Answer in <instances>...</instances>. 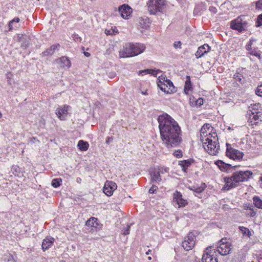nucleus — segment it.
I'll return each instance as SVG.
<instances>
[{"mask_svg":"<svg viewBox=\"0 0 262 262\" xmlns=\"http://www.w3.org/2000/svg\"><path fill=\"white\" fill-rule=\"evenodd\" d=\"M158 121L161 138L166 147L169 148L179 146L182 139L178 122L166 113L159 116Z\"/></svg>","mask_w":262,"mask_h":262,"instance_id":"obj_1","label":"nucleus"},{"mask_svg":"<svg viewBox=\"0 0 262 262\" xmlns=\"http://www.w3.org/2000/svg\"><path fill=\"white\" fill-rule=\"evenodd\" d=\"M246 16L245 15H241L236 19L230 22V28L237 31L239 32L247 30L248 23L246 20Z\"/></svg>","mask_w":262,"mask_h":262,"instance_id":"obj_2","label":"nucleus"},{"mask_svg":"<svg viewBox=\"0 0 262 262\" xmlns=\"http://www.w3.org/2000/svg\"><path fill=\"white\" fill-rule=\"evenodd\" d=\"M253 174L251 171H242L233 172L232 176L230 177L232 182L234 184H236V187H237L241 182L248 181L250 177Z\"/></svg>","mask_w":262,"mask_h":262,"instance_id":"obj_3","label":"nucleus"},{"mask_svg":"<svg viewBox=\"0 0 262 262\" xmlns=\"http://www.w3.org/2000/svg\"><path fill=\"white\" fill-rule=\"evenodd\" d=\"M214 140L213 141L211 139L207 137L203 142V145L205 149L211 155H216V153L219 152L220 149V145L216 142L215 137H213Z\"/></svg>","mask_w":262,"mask_h":262,"instance_id":"obj_4","label":"nucleus"},{"mask_svg":"<svg viewBox=\"0 0 262 262\" xmlns=\"http://www.w3.org/2000/svg\"><path fill=\"white\" fill-rule=\"evenodd\" d=\"M148 10L150 14H155L158 11L161 12L166 5L165 0H149L147 4Z\"/></svg>","mask_w":262,"mask_h":262,"instance_id":"obj_5","label":"nucleus"},{"mask_svg":"<svg viewBox=\"0 0 262 262\" xmlns=\"http://www.w3.org/2000/svg\"><path fill=\"white\" fill-rule=\"evenodd\" d=\"M195 243V236L193 232H190L182 242V246L186 251L191 250Z\"/></svg>","mask_w":262,"mask_h":262,"instance_id":"obj_6","label":"nucleus"},{"mask_svg":"<svg viewBox=\"0 0 262 262\" xmlns=\"http://www.w3.org/2000/svg\"><path fill=\"white\" fill-rule=\"evenodd\" d=\"M226 156L230 159L233 160H240L244 156L243 152L234 149L231 147V145L228 143L226 144Z\"/></svg>","mask_w":262,"mask_h":262,"instance_id":"obj_7","label":"nucleus"},{"mask_svg":"<svg viewBox=\"0 0 262 262\" xmlns=\"http://www.w3.org/2000/svg\"><path fill=\"white\" fill-rule=\"evenodd\" d=\"M226 239H222L220 246L217 248L219 253L224 256L229 254L232 249L230 243L226 242Z\"/></svg>","mask_w":262,"mask_h":262,"instance_id":"obj_8","label":"nucleus"},{"mask_svg":"<svg viewBox=\"0 0 262 262\" xmlns=\"http://www.w3.org/2000/svg\"><path fill=\"white\" fill-rule=\"evenodd\" d=\"M117 184L111 181H107L103 188V192L107 196L113 195V192L117 189Z\"/></svg>","mask_w":262,"mask_h":262,"instance_id":"obj_9","label":"nucleus"},{"mask_svg":"<svg viewBox=\"0 0 262 262\" xmlns=\"http://www.w3.org/2000/svg\"><path fill=\"white\" fill-rule=\"evenodd\" d=\"M214 253L211 250H209L207 248L202 256V262H217V258L214 255Z\"/></svg>","mask_w":262,"mask_h":262,"instance_id":"obj_10","label":"nucleus"},{"mask_svg":"<svg viewBox=\"0 0 262 262\" xmlns=\"http://www.w3.org/2000/svg\"><path fill=\"white\" fill-rule=\"evenodd\" d=\"M133 47V43L126 44L124 46L123 50L120 52V55L121 57H128L135 56V53L134 54Z\"/></svg>","mask_w":262,"mask_h":262,"instance_id":"obj_11","label":"nucleus"},{"mask_svg":"<svg viewBox=\"0 0 262 262\" xmlns=\"http://www.w3.org/2000/svg\"><path fill=\"white\" fill-rule=\"evenodd\" d=\"M173 200L179 208L184 207L188 204L187 200L184 199L182 194L178 191L173 193Z\"/></svg>","mask_w":262,"mask_h":262,"instance_id":"obj_12","label":"nucleus"},{"mask_svg":"<svg viewBox=\"0 0 262 262\" xmlns=\"http://www.w3.org/2000/svg\"><path fill=\"white\" fill-rule=\"evenodd\" d=\"M119 12L123 18L128 19L132 12V9L128 5L124 4L119 7Z\"/></svg>","mask_w":262,"mask_h":262,"instance_id":"obj_13","label":"nucleus"},{"mask_svg":"<svg viewBox=\"0 0 262 262\" xmlns=\"http://www.w3.org/2000/svg\"><path fill=\"white\" fill-rule=\"evenodd\" d=\"M70 107V106L69 105H64L62 107L58 108L56 110V114L61 120H64L66 119L64 115L68 114V112Z\"/></svg>","mask_w":262,"mask_h":262,"instance_id":"obj_14","label":"nucleus"},{"mask_svg":"<svg viewBox=\"0 0 262 262\" xmlns=\"http://www.w3.org/2000/svg\"><path fill=\"white\" fill-rule=\"evenodd\" d=\"M210 50V47L208 44H204L200 47L195 55L197 58L202 57L205 54L207 53Z\"/></svg>","mask_w":262,"mask_h":262,"instance_id":"obj_15","label":"nucleus"},{"mask_svg":"<svg viewBox=\"0 0 262 262\" xmlns=\"http://www.w3.org/2000/svg\"><path fill=\"white\" fill-rule=\"evenodd\" d=\"M215 164L219 167V168L222 171L225 170L227 171L229 169L232 167H234L235 169L238 166L235 165L234 166H232V165L230 164H227L221 160H217L215 162Z\"/></svg>","mask_w":262,"mask_h":262,"instance_id":"obj_16","label":"nucleus"},{"mask_svg":"<svg viewBox=\"0 0 262 262\" xmlns=\"http://www.w3.org/2000/svg\"><path fill=\"white\" fill-rule=\"evenodd\" d=\"M54 239L51 237H47L42 242V249L43 251L48 249L53 244Z\"/></svg>","mask_w":262,"mask_h":262,"instance_id":"obj_17","label":"nucleus"},{"mask_svg":"<svg viewBox=\"0 0 262 262\" xmlns=\"http://www.w3.org/2000/svg\"><path fill=\"white\" fill-rule=\"evenodd\" d=\"M133 45L134 46V47H133V49L134 54L135 53V56L141 54L145 49V46L143 44L136 43L133 44Z\"/></svg>","mask_w":262,"mask_h":262,"instance_id":"obj_18","label":"nucleus"},{"mask_svg":"<svg viewBox=\"0 0 262 262\" xmlns=\"http://www.w3.org/2000/svg\"><path fill=\"white\" fill-rule=\"evenodd\" d=\"M224 181L225 182V185L223 188V190H229L232 188H235L236 184H234L231 180V178L229 177H226L224 178Z\"/></svg>","mask_w":262,"mask_h":262,"instance_id":"obj_19","label":"nucleus"},{"mask_svg":"<svg viewBox=\"0 0 262 262\" xmlns=\"http://www.w3.org/2000/svg\"><path fill=\"white\" fill-rule=\"evenodd\" d=\"M249 114V115L247 116V117L248 118L249 121L252 123H257L258 122L257 121L259 118V117L261 115V113H258L256 114H253V113H250Z\"/></svg>","mask_w":262,"mask_h":262,"instance_id":"obj_20","label":"nucleus"},{"mask_svg":"<svg viewBox=\"0 0 262 262\" xmlns=\"http://www.w3.org/2000/svg\"><path fill=\"white\" fill-rule=\"evenodd\" d=\"M60 47L59 44L53 45L50 47V48L47 49L45 51L42 53V56H46L49 55H52L55 52V51Z\"/></svg>","mask_w":262,"mask_h":262,"instance_id":"obj_21","label":"nucleus"},{"mask_svg":"<svg viewBox=\"0 0 262 262\" xmlns=\"http://www.w3.org/2000/svg\"><path fill=\"white\" fill-rule=\"evenodd\" d=\"M194 160L190 159L187 160L180 161H179V165L181 166L182 170L186 172V170L188 166H189L193 162Z\"/></svg>","mask_w":262,"mask_h":262,"instance_id":"obj_22","label":"nucleus"},{"mask_svg":"<svg viewBox=\"0 0 262 262\" xmlns=\"http://www.w3.org/2000/svg\"><path fill=\"white\" fill-rule=\"evenodd\" d=\"M151 181L152 182H160L161 178L160 176V171L159 170H154L150 172Z\"/></svg>","mask_w":262,"mask_h":262,"instance_id":"obj_23","label":"nucleus"},{"mask_svg":"<svg viewBox=\"0 0 262 262\" xmlns=\"http://www.w3.org/2000/svg\"><path fill=\"white\" fill-rule=\"evenodd\" d=\"M157 85L160 90L165 93L167 94L172 93L171 91H170V89H169V88H167V85L165 84V83L163 81L159 80V81L157 82Z\"/></svg>","mask_w":262,"mask_h":262,"instance_id":"obj_24","label":"nucleus"},{"mask_svg":"<svg viewBox=\"0 0 262 262\" xmlns=\"http://www.w3.org/2000/svg\"><path fill=\"white\" fill-rule=\"evenodd\" d=\"M18 37L19 38V41H23L21 44L22 47L26 48L29 46V39L27 38L26 35H24L23 34H18Z\"/></svg>","mask_w":262,"mask_h":262,"instance_id":"obj_25","label":"nucleus"},{"mask_svg":"<svg viewBox=\"0 0 262 262\" xmlns=\"http://www.w3.org/2000/svg\"><path fill=\"white\" fill-rule=\"evenodd\" d=\"M259 107H260L259 103L251 104V106L249 107V109L247 111V116L249 115V114H250L249 112L253 113V114L260 113L261 112L258 111Z\"/></svg>","mask_w":262,"mask_h":262,"instance_id":"obj_26","label":"nucleus"},{"mask_svg":"<svg viewBox=\"0 0 262 262\" xmlns=\"http://www.w3.org/2000/svg\"><path fill=\"white\" fill-rule=\"evenodd\" d=\"M59 62L61 64L62 67L70 68L71 66V62L69 58L65 56H62L59 59Z\"/></svg>","mask_w":262,"mask_h":262,"instance_id":"obj_27","label":"nucleus"},{"mask_svg":"<svg viewBox=\"0 0 262 262\" xmlns=\"http://www.w3.org/2000/svg\"><path fill=\"white\" fill-rule=\"evenodd\" d=\"M98 219L94 217H91L85 223V225L88 226L97 227L98 225Z\"/></svg>","mask_w":262,"mask_h":262,"instance_id":"obj_28","label":"nucleus"},{"mask_svg":"<svg viewBox=\"0 0 262 262\" xmlns=\"http://www.w3.org/2000/svg\"><path fill=\"white\" fill-rule=\"evenodd\" d=\"M162 79L163 81L165 83V84L167 85V88H169V89H170V91H171L172 93H174L177 91V89L174 86L171 80L165 78H164Z\"/></svg>","mask_w":262,"mask_h":262,"instance_id":"obj_29","label":"nucleus"},{"mask_svg":"<svg viewBox=\"0 0 262 262\" xmlns=\"http://www.w3.org/2000/svg\"><path fill=\"white\" fill-rule=\"evenodd\" d=\"M160 72V70H154L151 69H145L144 70L139 71V74H142V75L147 74H150L152 75L156 76L158 73Z\"/></svg>","mask_w":262,"mask_h":262,"instance_id":"obj_30","label":"nucleus"},{"mask_svg":"<svg viewBox=\"0 0 262 262\" xmlns=\"http://www.w3.org/2000/svg\"><path fill=\"white\" fill-rule=\"evenodd\" d=\"M77 146L79 147L80 150L82 151H85L88 149L89 145L87 142H85L83 140H80L78 142Z\"/></svg>","mask_w":262,"mask_h":262,"instance_id":"obj_31","label":"nucleus"},{"mask_svg":"<svg viewBox=\"0 0 262 262\" xmlns=\"http://www.w3.org/2000/svg\"><path fill=\"white\" fill-rule=\"evenodd\" d=\"M211 128V125L209 124H205L201 129V135L202 137L207 136V131Z\"/></svg>","mask_w":262,"mask_h":262,"instance_id":"obj_32","label":"nucleus"},{"mask_svg":"<svg viewBox=\"0 0 262 262\" xmlns=\"http://www.w3.org/2000/svg\"><path fill=\"white\" fill-rule=\"evenodd\" d=\"M191 89V84L190 76H187V80L185 83L184 91L185 94H187L189 90Z\"/></svg>","mask_w":262,"mask_h":262,"instance_id":"obj_33","label":"nucleus"},{"mask_svg":"<svg viewBox=\"0 0 262 262\" xmlns=\"http://www.w3.org/2000/svg\"><path fill=\"white\" fill-rule=\"evenodd\" d=\"M253 203L255 206L262 209V200L259 196H255L253 198Z\"/></svg>","mask_w":262,"mask_h":262,"instance_id":"obj_34","label":"nucleus"},{"mask_svg":"<svg viewBox=\"0 0 262 262\" xmlns=\"http://www.w3.org/2000/svg\"><path fill=\"white\" fill-rule=\"evenodd\" d=\"M239 229L243 235H247L249 237L251 236V233L248 228L240 226L239 227Z\"/></svg>","mask_w":262,"mask_h":262,"instance_id":"obj_35","label":"nucleus"},{"mask_svg":"<svg viewBox=\"0 0 262 262\" xmlns=\"http://www.w3.org/2000/svg\"><path fill=\"white\" fill-rule=\"evenodd\" d=\"M62 180L61 179H54L52 180L51 185L54 188H57L61 185Z\"/></svg>","mask_w":262,"mask_h":262,"instance_id":"obj_36","label":"nucleus"},{"mask_svg":"<svg viewBox=\"0 0 262 262\" xmlns=\"http://www.w3.org/2000/svg\"><path fill=\"white\" fill-rule=\"evenodd\" d=\"M250 210L249 212L246 213V216H249L250 217H254L257 213V210H254L253 209L249 208Z\"/></svg>","mask_w":262,"mask_h":262,"instance_id":"obj_37","label":"nucleus"},{"mask_svg":"<svg viewBox=\"0 0 262 262\" xmlns=\"http://www.w3.org/2000/svg\"><path fill=\"white\" fill-rule=\"evenodd\" d=\"M256 24V27H259L262 25V14L258 16Z\"/></svg>","mask_w":262,"mask_h":262,"instance_id":"obj_38","label":"nucleus"},{"mask_svg":"<svg viewBox=\"0 0 262 262\" xmlns=\"http://www.w3.org/2000/svg\"><path fill=\"white\" fill-rule=\"evenodd\" d=\"M255 93L258 96L262 97V84L257 87L255 90Z\"/></svg>","mask_w":262,"mask_h":262,"instance_id":"obj_39","label":"nucleus"},{"mask_svg":"<svg viewBox=\"0 0 262 262\" xmlns=\"http://www.w3.org/2000/svg\"><path fill=\"white\" fill-rule=\"evenodd\" d=\"M233 78L238 81L241 82L243 78V76L239 74V73H236L234 76Z\"/></svg>","mask_w":262,"mask_h":262,"instance_id":"obj_40","label":"nucleus"},{"mask_svg":"<svg viewBox=\"0 0 262 262\" xmlns=\"http://www.w3.org/2000/svg\"><path fill=\"white\" fill-rule=\"evenodd\" d=\"M255 39H251L250 40L249 42L247 43V45L246 46V49L247 50L250 51L252 50L251 46L253 43V41H255Z\"/></svg>","mask_w":262,"mask_h":262,"instance_id":"obj_41","label":"nucleus"},{"mask_svg":"<svg viewBox=\"0 0 262 262\" xmlns=\"http://www.w3.org/2000/svg\"><path fill=\"white\" fill-rule=\"evenodd\" d=\"M203 185L204 186L203 187H198L196 188H195L194 191L196 192V193H201L202 192H203V191L204 190L205 187H206V186H205V184L204 183L203 184Z\"/></svg>","mask_w":262,"mask_h":262,"instance_id":"obj_42","label":"nucleus"},{"mask_svg":"<svg viewBox=\"0 0 262 262\" xmlns=\"http://www.w3.org/2000/svg\"><path fill=\"white\" fill-rule=\"evenodd\" d=\"M158 189V187L156 185H152L149 189L148 192L149 193H154Z\"/></svg>","mask_w":262,"mask_h":262,"instance_id":"obj_43","label":"nucleus"},{"mask_svg":"<svg viewBox=\"0 0 262 262\" xmlns=\"http://www.w3.org/2000/svg\"><path fill=\"white\" fill-rule=\"evenodd\" d=\"M256 8L257 9H262V0H259L256 2Z\"/></svg>","mask_w":262,"mask_h":262,"instance_id":"obj_44","label":"nucleus"},{"mask_svg":"<svg viewBox=\"0 0 262 262\" xmlns=\"http://www.w3.org/2000/svg\"><path fill=\"white\" fill-rule=\"evenodd\" d=\"M181 42L180 41L174 42L173 46L176 49L181 48Z\"/></svg>","mask_w":262,"mask_h":262,"instance_id":"obj_45","label":"nucleus"},{"mask_svg":"<svg viewBox=\"0 0 262 262\" xmlns=\"http://www.w3.org/2000/svg\"><path fill=\"white\" fill-rule=\"evenodd\" d=\"M249 54L252 55H254L256 57H258L260 58V55L259 53L256 52V51L252 50V49L249 51Z\"/></svg>","mask_w":262,"mask_h":262,"instance_id":"obj_46","label":"nucleus"},{"mask_svg":"<svg viewBox=\"0 0 262 262\" xmlns=\"http://www.w3.org/2000/svg\"><path fill=\"white\" fill-rule=\"evenodd\" d=\"M130 227L129 225H127L125 230L124 231V234L125 235H128L129 234V231H130Z\"/></svg>","mask_w":262,"mask_h":262,"instance_id":"obj_47","label":"nucleus"},{"mask_svg":"<svg viewBox=\"0 0 262 262\" xmlns=\"http://www.w3.org/2000/svg\"><path fill=\"white\" fill-rule=\"evenodd\" d=\"M209 10L214 14L217 12V9L213 6H210L209 8Z\"/></svg>","mask_w":262,"mask_h":262,"instance_id":"obj_48","label":"nucleus"},{"mask_svg":"<svg viewBox=\"0 0 262 262\" xmlns=\"http://www.w3.org/2000/svg\"><path fill=\"white\" fill-rule=\"evenodd\" d=\"M203 99L202 98H199V99H198V100L196 101V104H199L200 106L202 105L203 104Z\"/></svg>","mask_w":262,"mask_h":262,"instance_id":"obj_49","label":"nucleus"},{"mask_svg":"<svg viewBox=\"0 0 262 262\" xmlns=\"http://www.w3.org/2000/svg\"><path fill=\"white\" fill-rule=\"evenodd\" d=\"M174 156L177 157V158H180L182 156V153L181 151H179V153H176L174 154Z\"/></svg>","mask_w":262,"mask_h":262,"instance_id":"obj_50","label":"nucleus"},{"mask_svg":"<svg viewBox=\"0 0 262 262\" xmlns=\"http://www.w3.org/2000/svg\"><path fill=\"white\" fill-rule=\"evenodd\" d=\"M19 21V18L18 17H15L12 20H11V23H13L14 22L18 23Z\"/></svg>","mask_w":262,"mask_h":262,"instance_id":"obj_51","label":"nucleus"},{"mask_svg":"<svg viewBox=\"0 0 262 262\" xmlns=\"http://www.w3.org/2000/svg\"><path fill=\"white\" fill-rule=\"evenodd\" d=\"M258 262H262V252L258 256Z\"/></svg>","mask_w":262,"mask_h":262,"instance_id":"obj_52","label":"nucleus"},{"mask_svg":"<svg viewBox=\"0 0 262 262\" xmlns=\"http://www.w3.org/2000/svg\"><path fill=\"white\" fill-rule=\"evenodd\" d=\"M113 140V138L112 137H107L106 140V143L107 144H109L110 142L111 141H112Z\"/></svg>","mask_w":262,"mask_h":262,"instance_id":"obj_53","label":"nucleus"},{"mask_svg":"<svg viewBox=\"0 0 262 262\" xmlns=\"http://www.w3.org/2000/svg\"><path fill=\"white\" fill-rule=\"evenodd\" d=\"M105 33L106 35H110L112 34V31L110 30H105Z\"/></svg>","mask_w":262,"mask_h":262,"instance_id":"obj_54","label":"nucleus"},{"mask_svg":"<svg viewBox=\"0 0 262 262\" xmlns=\"http://www.w3.org/2000/svg\"><path fill=\"white\" fill-rule=\"evenodd\" d=\"M12 24H13L12 23H11V21L9 23V31H11L12 30Z\"/></svg>","mask_w":262,"mask_h":262,"instance_id":"obj_55","label":"nucleus"},{"mask_svg":"<svg viewBox=\"0 0 262 262\" xmlns=\"http://www.w3.org/2000/svg\"><path fill=\"white\" fill-rule=\"evenodd\" d=\"M84 54L86 57H89L90 56V54L89 52H84Z\"/></svg>","mask_w":262,"mask_h":262,"instance_id":"obj_56","label":"nucleus"},{"mask_svg":"<svg viewBox=\"0 0 262 262\" xmlns=\"http://www.w3.org/2000/svg\"><path fill=\"white\" fill-rule=\"evenodd\" d=\"M76 181L77 183H80V182L81 181V179L80 178H77L76 179Z\"/></svg>","mask_w":262,"mask_h":262,"instance_id":"obj_57","label":"nucleus"},{"mask_svg":"<svg viewBox=\"0 0 262 262\" xmlns=\"http://www.w3.org/2000/svg\"><path fill=\"white\" fill-rule=\"evenodd\" d=\"M151 250H148V251L146 252V254L147 255H149V254H150L151 253Z\"/></svg>","mask_w":262,"mask_h":262,"instance_id":"obj_58","label":"nucleus"},{"mask_svg":"<svg viewBox=\"0 0 262 262\" xmlns=\"http://www.w3.org/2000/svg\"><path fill=\"white\" fill-rule=\"evenodd\" d=\"M148 259L149 260H151V257L149 256V257H148Z\"/></svg>","mask_w":262,"mask_h":262,"instance_id":"obj_59","label":"nucleus"}]
</instances>
